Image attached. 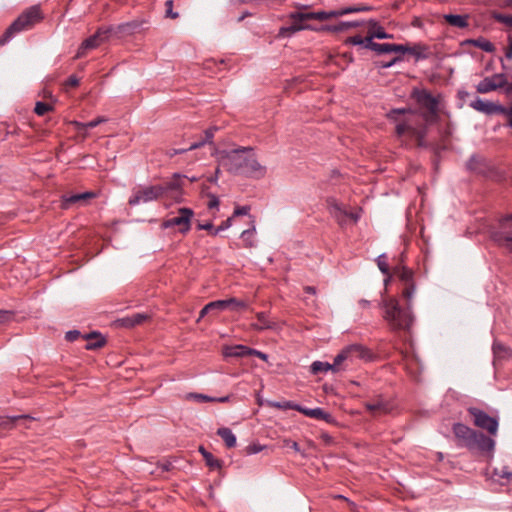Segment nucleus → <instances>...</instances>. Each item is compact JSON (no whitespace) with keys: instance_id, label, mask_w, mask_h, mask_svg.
<instances>
[{"instance_id":"14","label":"nucleus","mask_w":512,"mask_h":512,"mask_svg":"<svg viewBox=\"0 0 512 512\" xmlns=\"http://www.w3.org/2000/svg\"><path fill=\"white\" fill-rule=\"evenodd\" d=\"M328 209L331 215L338 221L339 224H344L347 219L357 222L358 215L348 212L340 203L335 199L330 198L327 200Z\"/></svg>"},{"instance_id":"62","label":"nucleus","mask_w":512,"mask_h":512,"mask_svg":"<svg viewBox=\"0 0 512 512\" xmlns=\"http://www.w3.org/2000/svg\"><path fill=\"white\" fill-rule=\"evenodd\" d=\"M400 58L399 57H395L394 59H392L390 62H384V63H381V67L383 68H388L390 66H392L396 61H398Z\"/></svg>"},{"instance_id":"54","label":"nucleus","mask_w":512,"mask_h":512,"mask_svg":"<svg viewBox=\"0 0 512 512\" xmlns=\"http://www.w3.org/2000/svg\"><path fill=\"white\" fill-rule=\"evenodd\" d=\"M159 467L162 469V471H170L173 469V463L169 460H164L162 462H159Z\"/></svg>"},{"instance_id":"27","label":"nucleus","mask_w":512,"mask_h":512,"mask_svg":"<svg viewBox=\"0 0 512 512\" xmlns=\"http://www.w3.org/2000/svg\"><path fill=\"white\" fill-rule=\"evenodd\" d=\"M258 323L252 324V328L255 330L273 329L276 325L275 322L268 319L267 314L259 312L256 314Z\"/></svg>"},{"instance_id":"59","label":"nucleus","mask_w":512,"mask_h":512,"mask_svg":"<svg viewBox=\"0 0 512 512\" xmlns=\"http://www.w3.org/2000/svg\"><path fill=\"white\" fill-rule=\"evenodd\" d=\"M248 213V207H239L234 211V215H246Z\"/></svg>"},{"instance_id":"53","label":"nucleus","mask_w":512,"mask_h":512,"mask_svg":"<svg viewBox=\"0 0 512 512\" xmlns=\"http://www.w3.org/2000/svg\"><path fill=\"white\" fill-rule=\"evenodd\" d=\"M404 360H405L407 366H412L413 364L418 365V359L415 355L405 354Z\"/></svg>"},{"instance_id":"34","label":"nucleus","mask_w":512,"mask_h":512,"mask_svg":"<svg viewBox=\"0 0 512 512\" xmlns=\"http://www.w3.org/2000/svg\"><path fill=\"white\" fill-rule=\"evenodd\" d=\"M415 293V285L414 282H409L407 285H404L402 289V297L405 300V305L412 307V299Z\"/></svg>"},{"instance_id":"55","label":"nucleus","mask_w":512,"mask_h":512,"mask_svg":"<svg viewBox=\"0 0 512 512\" xmlns=\"http://www.w3.org/2000/svg\"><path fill=\"white\" fill-rule=\"evenodd\" d=\"M188 151H189L188 148H184V149H169L167 151V155L172 158V157H174L177 154H184V153H186Z\"/></svg>"},{"instance_id":"17","label":"nucleus","mask_w":512,"mask_h":512,"mask_svg":"<svg viewBox=\"0 0 512 512\" xmlns=\"http://www.w3.org/2000/svg\"><path fill=\"white\" fill-rule=\"evenodd\" d=\"M95 197L93 192H84L72 195H64L62 198V208L69 209L72 206H83L88 203V201Z\"/></svg>"},{"instance_id":"63","label":"nucleus","mask_w":512,"mask_h":512,"mask_svg":"<svg viewBox=\"0 0 512 512\" xmlns=\"http://www.w3.org/2000/svg\"><path fill=\"white\" fill-rule=\"evenodd\" d=\"M500 476H501V477H505V478H507V479H512V473H511V472H508V471L506 470V468H504V469L502 470V474H501Z\"/></svg>"},{"instance_id":"49","label":"nucleus","mask_w":512,"mask_h":512,"mask_svg":"<svg viewBox=\"0 0 512 512\" xmlns=\"http://www.w3.org/2000/svg\"><path fill=\"white\" fill-rule=\"evenodd\" d=\"M231 225V218H228L224 222L221 223L213 232L212 235H217L220 231H223L227 228H229Z\"/></svg>"},{"instance_id":"21","label":"nucleus","mask_w":512,"mask_h":512,"mask_svg":"<svg viewBox=\"0 0 512 512\" xmlns=\"http://www.w3.org/2000/svg\"><path fill=\"white\" fill-rule=\"evenodd\" d=\"M356 351V348H344L334 359L332 364L333 372H339L346 369L351 363L349 353Z\"/></svg>"},{"instance_id":"23","label":"nucleus","mask_w":512,"mask_h":512,"mask_svg":"<svg viewBox=\"0 0 512 512\" xmlns=\"http://www.w3.org/2000/svg\"><path fill=\"white\" fill-rule=\"evenodd\" d=\"M225 309H228V302H224V300L209 302L200 311L198 320H200L201 318L208 314L217 315L219 312Z\"/></svg>"},{"instance_id":"22","label":"nucleus","mask_w":512,"mask_h":512,"mask_svg":"<svg viewBox=\"0 0 512 512\" xmlns=\"http://www.w3.org/2000/svg\"><path fill=\"white\" fill-rule=\"evenodd\" d=\"M367 35L366 39L373 41V38L388 39L392 38L391 35L387 34L383 27H381L376 21L370 20L366 23Z\"/></svg>"},{"instance_id":"44","label":"nucleus","mask_w":512,"mask_h":512,"mask_svg":"<svg viewBox=\"0 0 512 512\" xmlns=\"http://www.w3.org/2000/svg\"><path fill=\"white\" fill-rule=\"evenodd\" d=\"M347 43L361 45L366 48V37H362L360 35L351 36L347 39Z\"/></svg>"},{"instance_id":"1","label":"nucleus","mask_w":512,"mask_h":512,"mask_svg":"<svg viewBox=\"0 0 512 512\" xmlns=\"http://www.w3.org/2000/svg\"><path fill=\"white\" fill-rule=\"evenodd\" d=\"M212 155L216 156L218 165L231 174L257 179L264 177L266 174V167L258 161L251 147L218 150L213 146Z\"/></svg>"},{"instance_id":"19","label":"nucleus","mask_w":512,"mask_h":512,"mask_svg":"<svg viewBox=\"0 0 512 512\" xmlns=\"http://www.w3.org/2000/svg\"><path fill=\"white\" fill-rule=\"evenodd\" d=\"M150 319V315L146 313H135L130 316L123 317L117 320L119 326L124 328H133L135 326L141 325L145 321Z\"/></svg>"},{"instance_id":"64","label":"nucleus","mask_w":512,"mask_h":512,"mask_svg":"<svg viewBox=\"0 0 512 512\" xmlns=\"http://www.w3.org/2000/svg\"><path fill=\"white\" fill-rule=\"evenodd\" d=\"M304 290H305L306 293H309V294H315V292H316V289L314 287H312V286H306L304 288Z\"/></svg>"},{"instance_id":"37","label":"nucleus","mask_w":512,"mask_h":512,"mask_svg":"<svg viewBox=\"0 0 512 512\" xmlns=\"http://www.w3.org/2000/svg\"><path fill=\"white\" fill-rule=\"evenodd\" d=\"M394 274L403 282V285H407L409 282H413L412 271L402 268H395Z\"/></svg>"},{"instance_id":"5","label":"nucleus","mask_w":512,"mask_h":512,"mask_svg":"<svg viewBox=\"0 0 512 512\" xmlns=\"http://www.w3.org/2000/svg\"><path fill=\"white\" fill-rule=\"evenodd\" d=\"M360 8L350 7L347 9H341L336 11L327 12H298L293 13L290 16L291 22L288 26L280 29V35L289 36L297 31L308 29L309 26L306 24L309 20H320L324 21L330 17L341 16L344 14L360 11Z\"/></svg>"},{"instance_id":"43","label":"nucleus","mask_w":512,"mask_h":512,"mask_svg":"<svg viewBox=\"0 0 512 512\" xmlns=\"http://www.w3.org/2000/svg\"><path fill=\"white\" fill-rule=\"evenodd\" d=\"M495 20L512 28V15L510 14H497L495 15Z\"/></svg>"},{"instance_id":"3","label":"nucleus","mask_w":512,"mask_h":512,"mask_svg":"<svg viewBox=\"0 0 512 512\" xmlns=\"http://www.w3.org/2000/svg\"><path fill=\"white\" fill-rule=\"evenodd\" d=\"M383 318L390 329L394 331H409L414 322L412 307L401 306L395 297H386L382 300Z\"/></svg>"},{"instance_id":"33","label":"nucleus","mask_w":512,"mask_h":512,"mask_svg":"<svg viewBox=\"0 0 512 512\" xmlns=\"http://www.w3.org/2000/svg\"><path fill=\"white\" fill-rule=\"evenodd\" d=\"M217 130L216 127H213V128H210L208 130H206L204 132V136H203V142H194L192 143L189 147H188V150H195V149H198L200 147H202L203 145H205L206 143H208L209 145L213 146V142H212V139L214 137V132Z\"/></svg>"},{"instance_id":"30","label":"nucleus","mask_w":512,"mask_h":512,"mask_svg":"<svg viewBox=\"0 0 512 512\" xmlns=\"http://www.w3.org/2000/svg\"><path fill=\"white\" fill-rule=\"evenodd\" d=\"M217 434L221 437L228 448L236 445V436L233 434L231 429L226 427L220 428L218 429Z\"/></svg>"},{"instance_id":"20","label":"nucleus","mask_w":512,"mask_h":512,"mask_svg":"<svg viewBox=\"0 0 512 512\" xmlns=\"http://www.w3.org/2000/svg\"><path fill=\"white\" fill-rule=\"evenodd\" d=\"M34 420L30 415H18V416H0V428L1 429H12L18 423L23 422L27 426V422Z\"/></svg>"},{"instance_id":"42","label":"nucleus","mask_w":512,"mask_h":512,"mask_svg":"<svg viewBox=\"0 0 512 512\" xmlns=\"http://www.w3.org/2000/svg\"><path fill=\"white\" fill-rule=\"evenodd\" d=\"M224 302H228V309L238 310L239 308L246 307V304L243 301H239L236 298L225 299Z\"/></svg>"},{"instance_id":"6","label":"nucleus","mask_w":512,"mask_h":512,"mask_svg":"<svg viewBox=\"0 0 512 512\" xmlns=\"http://www.w3.org/2000/svg\"><path fill=\"white\" fill-rule=\"evenodd\" d=\"M411 97L421 110V115L427 123H434L438 119L440 97L432 95L429 91L414 89Z\"/></svg>"},{"instance_id":"46","label":"nucleus","mask_w":512,"mask_h":512,"mask_svg":"<svg viewBox=\"0 0 512 512\" xmlns=\"http://www.w3.org/2000/svg\"><path fill=\"white\" fill-rule=\"evenodd\" d=\"M191 399H194L198 402H207V401H214L215 398H211L209 396H206L204 394H189L188 396Z\"/></svg>"},{"instance_id":"9","label":"nucleus","mask_w":512,"mask_h":512,"mask_svg":"<svg viewBox=\"0 0 512 512\" xmlns=\"http://www.w3.org/2000/svg\"><path fill=\"white\" fill-rule=\"evenodd\" d=\"M194 212L189 208L178 209L177 215L164 220L162 226L164 228L177 227L182 234L187 233L191 227V220Z\"/></svg>"},{"instance_id":"47","label":"nucleus","mask_w":512,"mask_h":512,"mask_svg":"<svg viewBox=\"0 0 512 512\" xmlns=\"http://www.w3.org/2000/svg\"><path fill=\"white\" fill-rule=\"evenodd\" d=\"M507 46L505 48V57L512 60V33L507 37Z\"/></svg>"},{"instance_id":"24","label":"nucleus","mask_w":512,"mask_h":512,"mask_svg":"<svg viewBox=\"0 0 512 512\" xmlns=\"http://www.w3.org/2000/svg\"><path fill=\"white\" fill-rule=\"evenodd\" d=\"M366 408L373 416L387 414L391 411V407L383 399L366 403Z\"/></svg>"},{"instance_id":"7","label":"nucleus","mask_w":512,"mask_h":512,"mask_svg":"<svg viewBox=\"0 0 512 512\" xmlns=\"http://www.w3.org/2000/svg\"><path fill=\"white\" fill-rule=\"evenodd\" d=\"M42 19L41 11L38 6H32L23 12L6 30L0 38V45H4L16 33L32 28Z\"/></svg>"},{"instance_id":"32","label":"nucleus","mask_w":512,"mask_h":512,"mask_svg":"<svg viewBox=\"0 0 512 512\" xmlns=\"http://www.w3.org/2000/svg\"><path fill=\"white\" fill-rule=\"evenodd\" d=\"M199 452H201V454L206 462V465L210 469L216 470V469H220L222 467V461L219 460L218 458L214 457V455L209 450H199Z\"/></svg>"},{"instance_id":"10","label":"nucleus","mask_w":512,"mask_h":512,"mask_svg":"<svg viewBox=\"0 0 512 512\" xmlns=\"http://www.w3.org/2000/svg\"><path fill=\"white\" fill-rule=\"evenodd\" d=\"M468 412L477 427L486 430L490 435L497 433L498 421L494 417L489 416L478 408H470Z\"/></svg>"},{"instance_id":"60","label":"nucleus","mask_w":512,"mask_h":512,"mask_svg":"<svg viewBox=\"0 0 512 512\" xmlns=\"http://www.w3.org/2000/svg\"><path fill=\"white\" fill-rule=\"evenodd\" d=\"M218 205H219V201H218V199H217L215 196H213V197L210 199L209 203H208V207H209L210 209H212V208H216Z\"/></svg>"},{"instance_id":"56","label":"nucleus","mask_w":512,"mask_h":512,"mask_svg":"<svg viewBox=\"0 0 512 512\" xmlns=\"http://www.w3.org/2000/svg\"><path fill=\"white\" fill-rule=\"evenodd\" d=\"M233 1L237 2V3H244V4H248V3L261 4V3H268L271 0H233Z\"/></svg>"},{"instance_id":"28","label":"nucleus","mask_w":512,"mask_h":512,"mask_svg":"<svg viewBox=\"0 0 512 512\" xmlns=\"http://www.w3.org/2000/svg\"><path fill=\"white\" fill-rule=\"evenodd\" d=\"M108 119L104 116H99L96 119L89 121L87 123L79 122L76 120L70 121L69 124L72 125L75 129H92L98 126L99 124L107 122Z\"/></svg>"},{"instance_id":"12","label":"nucleus","mask_w":512,"mask_h":512,"mask_svg":"<svg viewBox=\"0 0 512 512\" xmlns=\"http://www.w3.org/2000/svg\"><path fill=\"white\" fill-rule=\"evenodd\" d=\"M222 353H223L224 357H239L240 358V357L255 355L262 360L267 359L266 354H264L260 351H257L255 349L249 348L247 346H244V345L224 346Z\"/></svg>"},{"instance_id":"18","label":"nucleus","mask_w":512,"mask_h":512,"mask_svg":"<svg viewBox=\"0 0 512 512\" xmlns=\"http://www.w3.org/2000/svg\"><path fill=\"white\" fill-rule=\"evenodd\" d=\"M272 406L277 407V408H292V409H296V410L301 411L302 413H304L306 416H309V417H312V418H315V419L328 420V418H330V415L328 413H326L324 410L320 409V408H316V409H302V408H298V407L292 405L290 402H285L284 404L273 403Z\"/></svg>"},{"instance_id":"8","label":"nucleus","mask_w":512,"mask_h":512,"mask_svg":"<svg viewBox=\"0 0 512 512\" xmlns=\"http://www.w3.org/2000/svg\"><path fill=\"white\" fill-rule=\"evenodd\" d=\"M454 434L457 438L464 439L467 444L476 445V448H494L495 441L480 432H476L464 424L454 425Z\"/></svg>"},{"instance_id":"41","label":"nucleus","mask_w":512,"mask_h":512,"mask_svg":"<svg viewBox=\"0 0 512 512\" xmlns=\"http://www.w3.org/2000/svg\"><path fill=\"white\" fill-rule=\"evenodd\" d=\"M174 3L172 0H167L165 2V16L171 19H177L179 14L173 11Z\"/></svg>"},{"instance_id":"40","label":"nucleus","mask_w":512,"mask_h":512,"mask_svg":"<svg viewBox=\"0 0 512 512\" xmlns=\"http://www.w3.org/2000/svg\"><path fill=\"white\" fill-rule=\"evenodd\" d=\"M52 109L53 107L47 103L37 102L34 111L37 115L43 116Z\"/></svg>"},{"instance_id":"52","label":"nucleus","mask_w":512,"mask_h":512,"mask_svg":"<svg viewBox=\"0 0 512 512\" xmlns=\"http://www.w3.org/2000/svg\"><path fill=\"white\" fill-rule=\"evenodd\" d=\"M139 27V24L136 22L133 23H127L123 26H121L122 30L127 33H132L136 28Z\"/></svg>"},{"instance_id":"29","label":"nucleus","mask_w":512,"mask_h":512,"mask_svg":"<svg viewBox=\"0 0 512 512\" xmlns=\"http://www.w3.org/2000/svg\"><path fill=\"white\" fill-rule=\"evenodd\" d=\"M471 107H473L475 110L484 112V113H493L498 111V106L487 101H483L481 99H477L474 102L471 103Z\"/></svg>"},{"instance_id":"39","label":"nucleus","mask_w":512,"mask_h":512,"mask_svg":"<svg viewBox=\"0 0 512 512\" xmlns=\"http://www.w3.org/2000/svg\"><path fill=\"white\" fill-rule=\"evenodd\" d=\"M92 338H97V341L95 342H89L87 344V349H96L99 347H102L105 343L104 339L96 335V333H91L88 335L87 339L91 340Z\"/></svg>"},{"instance_id":"4","label":"nucleus","mask_w":512,"mask_h":512,"mask_svg":"<svg viewBox=\"0 0 512 512\" xmlns=\"http://www.w3.org/2000/svg\"><path fill=\"white\" fill-rule=\"evenodd\" d=\"M180 184L179 180H173L165 183L164 185H155L148 187H138L133 190V195L129 199L130 205H137L139 203H146L156 200L162 196H168L175 200L179 199Z\"/></svg>"},{"instance_id":"16","label":"nucleus","mask_w":512,"mask_h":512,"mask_svg":"<svg viewBox=\"0 0 512 512\" xmlns=\"http://www.w3.org/2000/svg\"><path fill=\"white\" fill-rule=\"evenodd\" d=\"M366 48L376 51L379 54H388V53H399L404 54L408 49L400 44H390V43H375L366 39Z\"/></svg>"},{"instance_id":"61","label":"nucleus","mask_w":512,"mask_h":512,"mask_svg":"<svg viewBox=\"0 0 512 512\" xmlns=\"http://www.w3.org/2000/svg\"><path fill=\"white\" fill-rule=\"evenodd\" d=\"M199 229L208 230V231H214L212 223H206V224H198Z\"/></svg>"},{"instance_id":"45","label":"nucleus","mask_w":512,"mask_h":512,"mask_svg":"<svg viewBox=\"0 0 512 512\" xmlns=\"http://www.w3.org/2000/svg\"><path fill=\"white\" fill-rule=\"evenodd\" d=\"M508 117V123L512 127V105L510 107L498 106V111Z\"/></svg>"},{"instance_id":"2","label":"nucleus","mask_w":512,"mask_h":512,"mask_svg":"<svg viewBox=\"0 0 512 512\" xmlns=\"http://www.w3.org/2000/svg\"><path fill=\"white\" fill-rule=\"evenodd\" d=\"M388 117L397 123L396 133L399 137L408 136L414 139L417 146H425L427 122L424 117L411 109H394Z\"/></svg>"},{"instance_id":"50","label":"nucleus","mask_w":512,"mask_h":512,"mask_svg":"<svg viewBox=\"0 0 512 512\" xmlns=\"http://www.w3.org/2000/svg\"><path fill=\"white\" fill-rule=\"evenodd\" d=\"M500 239L503 240L508 245H512V232H506L504 230L501 231L500 232Z\"/></svg>"},{"instance_id":"58","label":"nucleus","mask_w":512,"mask_h":512,"mask_svg":"<svg viewBox=\"0 0 512 512\" xmlns=\"http://www.w3.org/2000/svg\"><path fill=\"white\" fill-rule=\"evenodd\" d=\"M79 336V332L74 330V331H69L66 333V339L69 340V341H74L75 339H77Z\"/></svg>"},{"instance_id":"31","label":"nucleus","mask_w":512,"mask_h":512,"mask_svg":"<svg viewBox=\"0 0 512 512\" xmlns=\"http://www.w3.org/2000/svg\"><path fill=\"white\" fill-rule=\"evenodd\" d=\"M347 348H356L355 352L349 353L350 363H353L354 360H356V359H365L366 360L371 357V354L369 353V351L361 345L354 344V345L348 346Z\"/></svg>"},{"instance_id":"26","label":"nucleus","mask_w":512,"mask_h":512,"mask_svg":"<svg viewBox=\"0 0 512 512\" xmlns=\"http://www.w3.org/2000/svg\"><path fill=\"white\" fill-rule=\"evenodd\" d=\"M445 21L457 28H466L468 26V15H454V14H447L444 15Z\"/></svg>"},{"instance_id":"35","label":"nucleus","mask_w":512,"mask_h":512,"mask_svg":"<svg viewBox=\"0 0 512 512\" xmlns=\"http://www.w3.org/2000/svg\"><path fill=\"white\" fill-rule=\"evenodd\" d=\"M493 353L495 360H499L505 358L510 355V349L499 342H494L493 344Z\"/></svg>"},{"instance_id":"11","label":"nucleus","mask_w":512,"mask_h":512,"mask_svg":"<svg viewBox=\"0 0 512 512\" xmlns=\"http://www.w3.org/2000/svg\"><path fill=\"white\" fill-rule=\"evenodd\" d=\"M109 32V30L99 29L94 35L85 39L79 47L76 57H83L87 50L95 49L105 42L109 37Z\"/></svg>"},{"instance_id":"38","label":"nucleus","mask_w":512,"mask_h":512,"mask_svg":"<svg viewBox=\"0 0 512 512\" xmlns=\"http://www.w3.org/2000/svg\"><path fill=\"white\" fill-rule=\"evenodd\" d=\"M377 265H378V268L380 269V271L383 274L388 276V278L385 279V285H387L389 280H390L389 264L387 262V258L384 255L379 256L378 259H377Z\"/></svg>"},{"instance_id":"51","label":"nucleus","mask_w":512,"mask_h":512,"mask_svg":"<svg viewBox=\"0 0 512 512\" xmlns=\"http://www.w3.org/2000/svg\"><path fill=\"white\" fill-rule=\"evenodd\" d=\"M65 85L69 88L77 87L79 85V79L76 76L72 75L67 79Z\"/></svg>"},{"instance_id":"25","label":"nucleus","mask_w":512,"mask_h":512,"mask_svg":"<svg viewBox=\"0 0 512 512\" xmlns=\"http://www.w3.org/2000/svg\"><path fill=\"white\" fill-rule=\"evenodd\" d=\"M461 45H472L488 53H493L496 50L495 45L483 37L464 40Z\"/></svg>"},{"instance_id":"57","label":"nucleus","mask_w":512,"mask_h":512,"mask_svg":"<svg viewBox=\"0 0 512 512\" xmlns=\"http://www.w3.org/2000/svg\"><path fill=\"white\" fill-rule=\"evenodd\" d=\"M11 317V313L6 310H0V323L9 320Z\"/></svg>"},{"instance_id":"48","label":"nucleus","mask_w":512,"mask_h":512,"mask_svg":"<svg viewBox=\"0 0 512 512\" xmlns=\"http://www.w3.org/2000/svg\"><path fill=\"white\" fill-rule=\"evenodd\" d=\"M358 24L356 22H342L338 26H335V31H344L351 27H356Z\"/></svg>"},{"instance_id":"36","label":"nucleus","mask_w":512,"mask_h":512,"mask_svg":"<svg viewBox=\"0 0 512 512\" xmlns=\"http://www.w3.org/2000/svg\"><path fill=\"white\" fill-rule=\"evenodd\" d=\"M310 370L313 374H319L323 372H327L329 370L333 371L332 364L328 362L315 361L311 364Z\"/></svg>"},{"instance_id":"15","label":"nucleus","mask_w":512,"mask_h":512,"mask_svg":"<svg viewBox=\"0 0 512 512\" xmlns=\"http://www.w3.org/2000/svg\"><path fill=\"white\" fill-rule=\"evenodd\" d=\"M507 85L506 78L503 74L494 75L491 78H485L477 86L479 93H488L490 91L502 88Z\"/></svg>"},{"instance_id":"13","label":"nucleus","mask_w":512,"mask_h":512,"mask_svg":"<svg viewBox=\"0 0 512 512\" xmlns=\"http://www.w3.org/2000/svg\"><path fill=\"white\" fill-rule=\"evenodd\" d=\"M328 209L331 215L338 221L339 224H344L347 219L357 222L358 215L348 212L340 203L335 199L330 198L327 200Z\"/></svg>"}]
</instances>
